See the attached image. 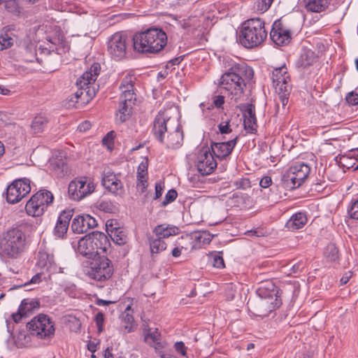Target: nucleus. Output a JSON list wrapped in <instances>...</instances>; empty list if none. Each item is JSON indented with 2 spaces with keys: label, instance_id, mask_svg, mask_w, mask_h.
I'll return each mask as SVG.
<instances>
[{
  "label": "nucleus",
  "instance_id": "1",
  "mask_svg": "<svg viewBox=\"0 0 358 358\" xmlns=\"http://www.w3.org/2000/svg\"><path fill=\"white\" fill-rule=\"evenodd\" d=\"M254 76L252 68L245 64H236L220 78L218 87L220 90H224L228 96L235 102L243 99L246 82Z\"/></svg>",
  "mask_w": 358,
  "mask_h": 358
},
{
  "label": "nucleus",
  "instance_id": "2",
  "mask_svg": "<svg viewBox=\"0 0 358 358\" xmlns=\"http://www.w3.org/2000/svg\"><path fill=\"white\" fill-rule=\"evenodd\" d=\"M152 133L168 148L176 149L182 145L183 132L181 126L166 112L159 111L156 115L153 122Z\"/></svg>",
  "mask_w": 358,
  "mask_h": 358
},
{
  "label": "nucleus",
  "instance_id": "3",
  "mask_svg": "<svg viewBox=\"0 0 358 358\" xmlns=\"http://www.w3.org/2000/svg\"><path fill=\"white\" fill-rule=\"evenodd\" d=\"M99 63H94L89 70L76 81L78 90L66 99V106L78 108L89 103L96 95V87L94 82L100 73Z\"/></svg>",
  "mask_w": 358,
  "mask_h": 358
},
{
  "label": "nucleus",
  "instance_id": "4",
  "mask_svg": "<svg viewBox=\"0 0 358 358\" xmlns=\"http://www.w3.org/2000/svg\"><path fill=\"white\" fill-rule=\"evenodd\" d=\"M167 43V36L161 29L150 28L136 34L133 37V45L138 52L156 53L161 51Z\"/></svg>",
  "mask_w": 358,
  "mask_h": 358
},
{
  "label": "nucleus",
  "instance_id": "5",
  "mask_svg": "<svg viewBox=\"0 0 358 358\" xmlns=\"http://www.w3.org/2000/svg\"><path fill=\"white\" fill-rule=\"evenodd\" d=\"M264 25V22L260 18L246 20L241 29V44L247 48H252L263 43L267 36Z\"/></svg>",
  "mask_w": 358,
  "mask_h": 358
},
{
  "label": "nucleus",
  "instance_id": "6",
  "mask_svg": "<svg viewBox=\"0 0 358 358\" xmlns=\"http://www.w3.org/2000/svg\"><path fill=\"white\" fill-rule=\"evenodd\" d=\"M135 78L131 75H127L121 81L120 85V106L117 113V118L121 122L126 121L132 113L133 106L136 101L134 88Z\"/></svg>",
  "mask_w": 358,
  "mask_h": 358
},
{
  "label": "nucleus",
  "instance_id": "7",
  "mask_svg": "<svg viewBox=\"0 0 358 358\" xmlns=\"http://www.w3.org/2000/svg\"><path fill=\"white\" fill-rule=\"evenodd\" d=\"M25 245V234L17 227L8 229L0 237V249L10 257H17L24 251Z\"/></svg>",
  "mask_w": 358,
  "mask_h": 358
},
{
  "label": "nucleus",
  "instance_id": "8",
  "mask_svg": "<svg viewBox=\"0 0 358 358\" xmlns=\"http://www.w3.org/2000/svg\"><path fill=\"white\" fill-rule=\"evenodd\" d=\"M27 326L31 334L40 339H49L55 335L54 322L45 314H39L34 317Z\"/></svg>",
  "mask_w": 358,
  "mask_h": 358
},
{
  "label": "nucleus",
  "instance_id": "9",
  "mask_svg": "<svg viewBox=\"0 0 358 358\" xmlns=\"http://www.w3.org/2000/svg\"><path fill=\"white\" fill-rule=\"evenodd\" d=\"M113 266L110 260L104 256H99L92 259L87 270V275L97 281H105L111 278Z\"/></svg>",
  "mask_w": 358,
  "mask_h": 358
},
{
  "label": "nucleus",
  "instance_id": "10",
  "mask_svg": "<svg viewBox=\"0 0 358 358\" xmlns=\"http://www.w3.org/2000/svg\"><path fill=\"white\" fill-rule=\"evenodd\" d=\"M310 171V167L303 163L297 162L292 166L282 176V182L286 188L294 189L302 185Z\"/></svg>",
  "mask_w": 358,
  "mask_h": 358
},
{
  "label": "nucleus",
  "instance_id": "11",
  "mask_svg": "<svg viewBox=\"0 0 358 358\" xmlns=\"http://www.w3.org/2000/svg\"><path fill=\"white\" fill-rule=\"evenodd\" d=\"M129 44L127 35L122 32H116L111 36L108 42V52L115 60H121L126 57Z\"/></svg>",
  "mask_w": 358,
  "mask_h": 358
},
{
  "label": "nucleus",
  "instance_id": "12",
  "mask_svg": "<svg viewBox=\"0 0 358 358\" xmlns=\"http://www.w3.org/2000/svg\"><path fill=\"white\" fill-rule=\"evenodd\" d=\"M31 191L30 181L28 179L14 180L6 189V201L9 203H16L25 197Z\"/></svg>",
  "mask_w": 358,
  "mask_h": 358
},
{
  "label": "nucleus",
  "instance_id": "13",
  "mask_svg": "<svg viewBox=\"0 0 358 358\" xmlns=\"http://www.w3.org/2000/svg\"><path fill=\"white\" fill-rule=\"evenodd\" d=\"M281 300H268L259 296L248 303L251 313L258 317H264L281 305Z\"/></svg>",
  "mask_w": 358,
  "mask_h": 358
},
{
  "label": "nucleus",
  "instance_id": "14",
  "mask_svg": "<svg viewBox=\"0 0 358 358\" xmlns=\"http://www.w3.org/2000/svg\"><path fill=\"white\" fill-rule=\"evenodd\" d=\"M93 182L86 178H76L70 182L68 193L71 199L80 201L94 190Z\"/></svg>",
  "mask_w": 358,
  "mask_h": 358
},
{
  "label": "nucleus",
  "instance_id": "15",
  "mask_svg": "<svg viewBox=\"0 0 358 358\" xmlns=\"http://www.w3.org/2000/svg\"><path fill=\"white\" fill-rule=\"evenodd\" d=\"M272 80L276 92L281 93L282 91L290 92L289 76L287 74L286 66H282L275 69L272 72Z\"/></svg>",
  "mask_w": 358,
  "mask_h": 358
},
{
  "label": "nucleus",
  "instance_id": "16",
  "mask_svg": "<svg viewBox=\"0 0 358 358\" xmlns=\"http://www.w3.org/2000/svg\"><path fill=\"white\" fill-rule=\"evenodd\" d=\"M102 185L112 194L116 196H122L124 188L120 178L110 171H105L102 178Z\"/></svg>",
  "mask_w": 358,
  "mask_h": 358
},
{
  "label": "nucleus",
  "instance_id": "17",
  "mask_svg": "<svg viewBox=\"0 0 358 358\" xmlns=\"http://www.w3.org/2000/svg\"><path fill=\"white\" fill-rule=\"evenodd\" d=\"M197 170L202 176L210 174L217 167V162L212 153L207 149L202 150L199 155Z\"/></svg>",
  "mask_w": 358,
  "mask_h": 358
},
{
  "label": "nucleus",
  "instance_id": "18",
  "mask_svg": "<svg viewBox=\"0 0 358 358\" xmlns=\"http://www.w3.org/2000/svg\"><path fill=\"white\" fill-rule=\"evenodd\" d=\"M97 222L88 214L77 215L73 218L71 224V229L76 234L87 233L88 230L97 226Z\"/></svg>",
  "mask_w": 358,
  "mask_h": 358
},
{
  "label": "nucleus",
  "instance_id": "19",
  "mask_svg": "<svg viewBox=\"0 0 358 358\" xmlns=\"http://www.w3.org/2000/svg\"><path fill=\"white\" fill-rule=\"evenodd\" d=\"M36 266L43 271H47L50 273H63L61 267L56 265L54 257L45 251L40 250L37 255Z\"/></svg>",
  "mask_w": 358,
  "mask_h": 358
},
{
  "label": "nucleus",
  "instance_id": "20",
  "mask_svg": "<svg viewBox=\"0 0 358 358\" xmlns=\"http://www.w3.org/2000/svg\"><path fill=\"white\" fill-rule=\"evenodd\" d=\"M270 36L273 42L278 45H287L291 39L290 31L279 21L273 23Z\"/></svg>",
  "mask_w": 358,
  "mask_h": 358
},
{
  "label": "nucleus",
  "instance_id": "21",
  "mask_svg": "<svg viewBox=\"0 0 358 358\" xmlns=\"http://www.w3.org/2000/svg\"><path fill=\"white\" fill-rule=\"evenodd\" d=\"M244 117L245 129L252 133L257 129V118L255 116V106L252 103H245L239 106Z\"/></svg>",
  "mask_w": 358,
  "mask_h": 358
},
{
  "label": "nucleus",
  "instance_id": "22",
  "mask_svg": "<svg viewBox=\"0 0 358 358\" xmlns=\"http://www.w3.org/2000/svg\"><path fill=\"white\" fill-rule=\"evenodd\" d=\"M88 235L92 241V246L94 248L97 257L100 256L101 254L105 253L107 251L110 246V242L105 234L94 231Z\"/></svg>",
  "mask_w": 358,
  "mask_h": 358
},
{
  "label": "nucleus",
  "instance_id": "23",
  "mask_svg": "<svg viewBox=\"0 0 358 358\" xmlns=\"http://www.w3.org/2000/svg\"><path fill=\"white\" fill-rule=\"evenodd\" d=\"M238 138V136H236L233 139L227 142L213 143L211 145V149L213 154L217 158H225L231 153L233 149L237 143Z\"/></svg>",
  "mask_w": 358,
  "mask_h": 358
},
{
  "label": "nucleus",
  "instance_id": "24",
  "mask_svg": "<svg viewBox=\"0 0 358 358\" xmlns=\"http://www.w3.org/2000/svg\"><path fill=\"white\" fill-rule=\"evenodd\" d=\"M257 296L264 297L268 300H280L278 289L271 280L262 282L257 290Z\"/></svg>",
  "mask_w": 358,
  "mask_h": 358
},
{
  "label": "nucleus",
  "instance_id": "25",
  "mask_svg": "<svg viewBox=\"0 0 358 358\" xmlns=\"http://www.w3.org/2000/svg\"><path fill=\"white\" fill-rule=\"evenodd\" d=\"M72 216V210H64L60 213L54 230L55 236L59 238L64 237V234L67 232Z\"/></svg>",
  "mask_w": 358,
  "mask_h": 358
},
{
  "label": "nucleus",
  "instance_id": "26",
  "mask_svg": "<svg viewBox=\"0 0 358 358\" xmlns=\"http://www.w3.org/2000/svg\"><path fill=\"white\" fill-rule=\"evenodd\" d=\"M114 220H108L106 224V230L112 240L117 245H124L127 240L126 232L120 227L114 226Z\"/></svg>",
  "mask_w": 358,
  "mask_h": 358
},
{
  "label": "nucleus",
  "instance_id": "27",
  "mask_svg": "<svg viewBox=\"0 0 358 358\" xmlns=\"http://www.w3.org/2000/svg\"><path fill=\"white\" fill-rule=\"evenodd\" d=\"M76 251L80 255L87 259H94L97 257L95 253L96 251L94 250V248L92 246L89 235L85 236L79 240Z\"/></svg>",
  "mask_w": 358,
  "mask_h": 358
},
{
  "label": "nucleus",
  "instance_id": "28",
  "mask_svg": "<svg viewBox=\"0 0 358 358\" xmlns=\"http://www.w3.org/2000/svg\"><path fill=\"white\" fill-rule=\"evenodd\" d=\"M301 4L308 11L321 13L329 7L330 0H301Z\"/></svg>",
  "mask_w": 358,
  "mask_h": 358
},
{
  "label": "nucleus",
  "instance_id": "29",
  "mask_svg": "<svg viewBox=\"0 0 358 358\" xmlns=\"http://www.w3.org/2000/svg\"><path fill=\"white\" fill-rule=\"evenodd\" d=\"M183 239L191 245L193 243L196 244V248H201V245L210 243L212 238L210 235L206 231H196L191 235H186L184 236Z\"/></svg>",
  "mask_w": 358,
  "mask_h": 358
},
{
  "label": "nucleus",
  "instance_id": "30",
  "mask_svg": "<svg viewBox=\"0 0 358 358\" xmlns=\"http://www.w3.org/2000/svg\"><path fill=\"white\" fill-rule=\"evenodd\" d=\"M179 232L180 229L178 227L168 224H159L153 229V234L156 237H159L162 239L177 235Z\"/></svg>",
  "mask_w": 358,
  "mask_h": 358
},
{
  "label": "nucleus",
  "instance_id": "31",
  "mask_svg": "<svg viewBox=\"0 0 358 358\" xmlns=\"http://www.w3.org/2000/svg\"><path fill=\"white\" fill-rule=\"evenodd\" d=\"M317 60V56L314 51L308 48H303L299 58L296 62V66L303 69L313 65Z\"/></svg>",
  "mask_w": 358,
  "mask_h": 358
},
{
  "label": "nucleus",
  "instance_id": "32",
  "mask_svg": "<svg viewBox=\"0 0 358 358\" xmlns=\"http://www.w3.org/2000/svg\"><path fill=\"white\" fill-rule=\"evenodd\" d=\"M306 222V215L303 213H297L289 218L285 227L291 231H295L302 228Z\"/></svg>",
  "mask_w": 358,
  "mask_h": 358
},
{
  "label": "nucleus",
  "instance_id": "33",
  "mask_svg": "<svg viewBox=\"0 0 358 358\" xmlns=\"http://www.w3.org/2000/svg\"><path fill=\"white\" fill-rule=\"evenodd\" d=\"M36 203L44 206L46 210L47 207L50 205L54 200L53 194L48 190H40L31 197Z\"/></svg>",
  "mask_w": 358,
  "mask_h": 358
},
{
  "label": "nucleus",
  "instance_id": "34",
  "mask_svg": "<svg viewBox=\"0 0 358 358\" xmlns=\"http://www.w3.org/2000/svg\"><path fill=\"white\" fill-rule=\"evenodd\" d=\"M160 339L161 334L157 329L154 330L149 329L148 332L145 334V341L156 350H158L159 352L164 347L163 344L160 342Z\"/></svg>",
  "mask_w": 358,
  "mask_h": 358
},
{
  "label": "nucleus",
  "instance_id": "35",
  "mask_svg": "<svg viewBox=\"0 0 358 358\" xmlns=\"http://www.w3.org/2000/svg\"><path fill=\"white\" fill-rule=\"evenodd\" d=\"M25 210L27 213L33 217H39L42 215L45 209L43 206L36 203V201L33 200L31 198L27 201Z\"/></svg>",
  "mask_w": 358,
  "mask_h": 358
},
{
  "label": "nucleus",
  "instance_id": "36",
  "mask_svg": "<svg viewBox=\"0 0 358 358\" xmlns=\"http://www.w3.org/2000/svg\"><path fill=\"white\" fill-rule=\"evenodd\" d=\"M122 321L124 324V329L127 333L134 331L135 328L134 320L132 315V310L130 306H128L125 310L122 313Z\"/></svg>",
  "mask_w": 358,
  "mask_h": 358
},
{
  "label": "nucleus",
  "instance_id": "37",
  "mask_svg": "<svg viewBox=\"0 0 358 358\" xmlns=\"http://www.w3.org/2000/svg\"><path fill=\"white\" fill-rule=\"evenodd\" d=\"M40 306V303L37 300L35 299H24L19 309L22 311L24 315L27 317L29 314L32 313V311L35 309H38Z\"/></svg>",
  "mask_w": 358,
  "mask_h": 358
},
{
  "label": "nucleus",
  "instance_id": "38",
  "mask_svg": "<svg viewBox=\"0 0 358 358\" xmlns=\"http://www.w3.org/2000/svg\"><path fill=\"white\" fill-rule=\"evenodd\" d=\"M48 120L47 117L38 115L34 117L32 121L31 128L34 134H38L43 131Z\"/></svg>",
  "mask_w": 358,
  "mask_h": 358
},
{
  "label": "nucleus",
  "instance_id": "39",
  "mask_svg": "<svg viewBox=\"0 0 358 358\" xmlns=\"http://www.w3.org/2000/svg\"><path fill=\"white\" fill-rule=\"evenodd\" d=\"M165 241L159 237L150 238V247L152 254H158L166 248Z\"/></svg>",
  "mask_w": 358,
  "mask_h": 358
},
{
  "label": "nucleus",
  "instance_id": "40",
  "mask_svg": "<svg viewBox=\"0 0 358 358\" xmlns=\"http://www.w3.org/2000/svg\"><path fill=\"white\" fill-rule=\"evenodd\" d=\"M5 9L13 15L19 16L22 13V7L17 0H6L4 3Z\"/></svg>",
  "mask_w": 358,
  "mask_h": 358
},
{
  "label": "nucleus",
  "instance_id": "41",
  "mask_svg": "<svg viewBox=\"0 0 358 358\" xmlns=\"http://www.w3.org/2000/svg\"><path fill=\"white\" fill-rule=\"evenodd\" d=\"M324 255L328 261L336 262L338 259V250L334 244H329L327 246Z\"/></svg>",
  "mask_w": 358,
  "mask_h": 358
},
{
  "label": "nucleus",
  "instance_id": "42",
  "mask_svg": "<svg viewBox=\"0 0 358 358\" xmlns=\"http://www.w3.org/2000/svg\"><path fill=\"white\" fill-rule=\"evenodd\" d=\"M15 342L17 347L23 348L31 343V337L25 331H21L18 332Z\"/></svg>",
  "mask_w": 358,
  "mask_h": 358
},
{
  "label": "nucleus",
  "instance_id": "43",
  "mask_svg": "<svg viewBox=\"0 0 358 358\" xmlns=\"http://www.w3.org/2000/svg\"><path fill=\"white\" fill-rule=\"evenodd\" d=\"M13 44V39L7 34L0 35V50L9 48Z\"/></svg>",
  "mask_w": 358,
  "mask_h": 358
},
{
  "label": "nucleus",
  "instance_id": "44",
  "mask_svg": "<svg viewBox=\"0 0 358 358\" xmlns=\"http://www.w3.org/2000/svg\"><path fill=\"white\" fill-rule=\"evenodd\" d=\"M273 2V0H257L255 8L257 12L264 13L270 8Z\"/></svg>",
  "mask_w": 358,
  "mask_h": 358
},
{
  "label": "nucleus",
  "instance_id": "45",
  "mask_svg": "<svg viewBox=\"0 0 358 358\" xmlns=\"http://www.w3.org/2000/svg\"><path fill=\"white\" fill-rule=\"evenodd\" d=\"M184 236H181L177 241V246L172 250L171 255L174 257H179L181 255L182 251H187L189 250L188 245H183L182 241L184 239Z\"/></svg>",
  "mask_w": 358,
  "mask_h": 358
},
{
  "label": "nucleus",
  "instance_id": "46",
  "mask_svg": "<svg viewBox=\"0 0 358 358\" xmlns=\"http://www.w3.org/2000/svg\"><path fill=\"white\" fill-rule=\"evenodd\" d=\"M285 272H287L288 275H292L298 273L302 271L303 269V263L301 262H299L296 264H294L290 267L288 266H285Z\"/></svg>",
  "mask_w": 358,
  "mask_h": 358
},
{
  "label": "nucleus",
  "instance_id": "47",
  "mask_svg": "<svg viewBox=\"0 0 358 358\" xmlns=\"http://www.w3.org/2000/svg\"><path fill=\"white\" fill-rule=\"evenodd\" d=\"M148 178V165L146 163H141L137 169V180Z\"/></svg>",
  "mask_w": 358,
  "mask_h": 358
},
{
  "label": "nucleus",
  "instance_id": "48",
  "mask_svg": "<svg viewBox=\"0 0 358 358\" xmlns=\"http://www.w3.org/2000/svg\"><path fill=\"white\" fill-rule=\"evenodd\" d=\"M218 129L220 134H230L232 131V129L230 124L229 120H222L219 124H218Z\"/></svg>",
  "mask_w": 358,
  "mask_h": 358
},
{
  "label": "nucleus",
  "instance_id": "49",
  "mask_svg": "<svg viewBox=\"0 0 358 358\" xmlns=\"http://www.w3.org/2000/svg\"><path fill=\"white\" fill-rule=\"evenodd\" d=\"M234 184L237 189H246L250 187V181L248 178H240L237 180Z\"/></svg>",
  "mask_w": 358,
  "mask_h": 358
},
{
  "label": "nucleus",
  "instance_id": "50",
  "mask_svg": "<svg viewBox=\"0 0 358 358\" xmlns=\"http://www.w3.org/2000/svg\"><path fill=\"white\" fill-rule=\"evenodd\" d=\"M213 265L218 268H222L224 267V259L220 253H216L213 255Z\"/></svg>",
  "mask_w": 358,
  "mask_h": 358
},
{
  "label": "nucleus",
  "instance_id": "51",
  "mask_svg": "<svg viewBox=\"0 0 358 358\" xmlns=\"http://www.w3.org/2000/svg\"><path fill=\"white\" fill-rule=\"evenodd\" d=\"M345 100L349 105L355 106L358 104V94L354 91L349 92L346 96Z\"/></svg>",
  "mask_w": 358,
  "mask_h": 358
},
{
  "label": "nucleus",
  "instance_id": "52",
  "mask_svg": "<svg viewBox=\"0 0 358 358\" xmlns=\"http://www.w3.org/2000/svg\"><path fill=\"white\" fill-rule=\"evenodd\" d=\"M177 192L174 189H170L166 194L165 199L163 201V205H166L172 201H173L177 197Z\"/></svg>",
  "mask_w": 358,
  "mask_h": 358
},
{
  "label": "nucleus",
  "instance_id": "53",
  "mask_svg": "<svg viewBox=\"0 0 358 358\" xmlns=\"http://www.w3.org/2000/svg\"><path fill=\"white\" fill-rule=\"evenodd\" d=\"M136 187L141 193H144L148 187V178L137 180Z\"/></svg>",
  "mask_w": 358,
  "mask_h": 358
},
{
  "label": "nucleus",
  "instance_id": "54",
  "mask_svg": "<svg viewBox=\"0 0 358 358\" xmlns=\"http://www.w3.org/2000/svg\"><path fill=\"white\" fill-rule=\"evenodd\" d=\"M350 217L358 220V199L352 203L350 210L349 211Z\"/></svg>",
  "mask_w": 358,
  "mask_h": 358
},
{
  "label": "nucleus",
  "instance_id": "55",
  "mask_svg": "<svg viewBox=\"0 0 358 358\" xmlns=\"http://www.w3.org/2000/svg\"><path fill=\"white\" fill-rule=\"evenodd\" d=\"M95 322L98 327V331L99 332L102 331L104 323V317L102 313L99 312L96 315Z\"/></svg>",
  "mask_w": 358,
  "mask_h": 358
},
{
  "label": "nucleus",
  "instance_id": "56",
  "mask_svg": "<svg viewBox=\"0 0 358 358\" xmlns=\"http://www.w3.org/2000/svg\"><path fill=\"white\" fill-rule=\"evenodd\" d=\"M176 350L180 353L182 356H185L187 353V348L185 346V344L183 342H176L174 345Z\"/></svg>",
  "mask_w": 358,
  "mask_h": 358
},
{
  "label": "nucleus",
  "instance_id": "57",
  "mask_svg": "<svg viewBox=\"0 0 358 358\" xmlns=\"http://www.w3.org/2000/svg\"><path fill=\"white\" fill-rule=\"evenodd\" d=\"M224 103V96L217 95L213 98V105L217 108H221Z\"/></svg>",
  "mask_w": 358,
  "mask_h": 358
},
{
  "label": "nucleus",
  "instance_id": "58",
  "mask_svg": "<svg viewBox=\"0 0 358 358\" xmlns=\"http://www.w3.org/2000/svg\"><path fill=\"white\" fill-rule=\"evenodd\" d=\"M289 92H284L282 91L281 93H278L279 99L282 105V106H285L288 102V95Z\"/></svg>",
  "mask_w": 358,
  "mask_h": 358
},
{
  "label": "nucleus",
  "instance_id": "59",
  "mask_svg": "<svg viewBox=\"0 0 358 358\" xmlns=\"http://www.w3.org/2000/svg\"><path fill=\"white\" fill-rule=\"evenodd\" d=\"M91 123L89 121H84L78 127V130L80 132H85L91 128Z\"/></svg>",
  "mask_w": 358,
  "mask_h": 358
},
{
  "label": "nucleus",
  "instance_id": "60",
  "mask_svg": "<svg viewBox=\"0 0 358 358\" xmlns=\"http://www.w3.org/2000/svg\"><path fill=\"white\" fill-rule=\"evenodd\" d=\"M271 183L272 180L271 177L264 176L261 179L259 185L263 188H267L271 185Z\"/></svg>",
  "mask_w": 358,
  "mask_h": 358
},
{
  "label": "nucleus",
  "instance_id": "61",
  "mask_svg": "<svg viewBox=\"0 0 358 358\" xmlns=\"http://www.w3.org/2000/svg\"><path fill=\"white\" fill-rule=\"evenodd\" d=\"M11 317L15 323H18L19 322H20L22 317H24L26 316L22 311L20 310V309H18V311L17 313H13Z\"/></svg>",
  "mask_w": 358,
  "mask_h": 358
},
{
  "label": "nucleus",
  "instance_id": "62",
  "mask_svg": "<svg viewBox=\"0 0 358 358\" xmlns=\"http://www.w3.org/2000/svg\"><path fill=\"white\" fill-rule=\"evenodd\" d=\"M162 192H163V187L162 186L161 183H159V182L156 183V185H155V196L154 199H159L162 196Z\"/></svg>",
  "mask_w": 358,
  "mask_h": 358
},
{
  "label": "nucleus",
  "instance_id": "63",
  "mask_svg": "<svg viewBox=\"0 0 358 358\" xmlns=\"http://www.w3.org/2000/svg\"><path fill=\"white\" fill-rule=\"evenodd\" d=\"M41 277L42 274L41 273L36 274L31 278L28 284H38L41 282Z\"/></svg>",
  "mask_w": 358,
  "mask_h": 358
},
{
  "label": "nucleus",
  "instance_id": "64",
  "mask_svg": "<svg viewBox=\"0 0 358 358\" xmlns=\"http://www.w3.org/2000/svg\"><path fill=\"white\" fill-rule=\"evenodd\" d=\"M351 277L352 273L350 271L345 273L341 279V283L342 285H345L350 280Z\"/></svg>",
  "mask_w": 358,
  "mask_h": 358
}]
</instances>
